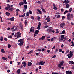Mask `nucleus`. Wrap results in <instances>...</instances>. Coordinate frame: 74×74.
Masks as SVG:
<instances>
[{"label":"nucleus","mask_w":74,"mask_h":74,"mask_svg":"<svg viewBox=\"0 0 74 74\" xmlns=\"http://www.w3.org/2000/svg\"><path fill=\"white\" fill-rule=\"evenodd\" d=\"M45 38V36H42L41 37V39L42 40H44V39Z\"/></svg>","instance_id":"nucleus-39"},{"label":"nucleus","mask_w":74,"mask_h":74,"mask_svg":"<svg viewBox=\"0 0 74 74\" xmlns=\"http://www.w3.org/2000/svg\"><path fill=\"white\" fill-rule=\"evenodd\" d=\"M45 62H43L41 61L38 64L39 65H41L42 66H43L44 65V63H45Z\"/></svg>","instance_id":"nucleus-6"},{"label":"nucleus","mask_w":74,"mask_h":74,"mask_svg":"<svg viewBox=\"0 0 74 74\" xmlns=\"http://www.w3.org/2000/svg\"><path fill=\"white\" fill-rule=\"evenodd\" d=\"M1 52L4 53H5V51L3 49H2L1 50Z\"/></svg>","instance_id":"nucleus-33"},{"label":"nucleus","mask_w":74,"mask_h":74,"mask_svg":"<svg viewBox=\"0 0 74 74\" xmlns=\"http://www.w3.org/2000/svg\"><path fill=\"white\" fill-rule=\"evenodd\" d=\"M30 14L29 12H27L26 13V16L27 17V19H28V16H29Z\"/></svg>","instance_id":"nucleus-27"},{"label":"nucleus","mask_w":74,"mask_h":74,"mask_svg":"<svg viewBox=\"0 0 74 74\" xmlns=\"http://www.w3.org/2000/svg\"><path fill=\"white\" fill-rule=\"evenodd\" d=\"M40 8H41V9L42 10V11L44 13L46 12V10H45V9L43 8L42 7H41Z\"/></svg>","instance_id":"nucleus-15"},{"label":"nucleus","mask_w":74,"mask_h":74,"mask_svg":"<svg viewBox=\"0 0 74 74\" xmlns=\"http://www.w3.org/2000/svg\"><path fill=\"white\" fill-rule=\"evenodd\" d=\"M40 19V17H38V18H37V19L38 20V21H39V20Z\"/></svg>","instance_id":"nucleus-51"},{"label":"nucleus","mask_w":74,"mask_h":74,"mask_svg":"<svg viewBox=\"0 0 74 74\" xmlns=\"http://www.w3.org/2000/svg\"><path fill=\"white\" fill-rule=\"evenodd\" d=\"M41 25H42L41 23L40 22H39V24L38 25H39L41 27Z\"/></svg>","instance_id":"nucleus-53"},{"label":"nucleus","mask_w":74,"mask_h":74,"mask_svg":"<svg viewBox=\"0 0 74 74\" xmlns=\"http://www.w3.org/2000/svg\"><path fill=\"white\" fill-rule=\"evenodd\" d=\"M69 12V11L68 10H66L65 11V12H64V14L65 15L67 14V13H68Z\"/></svg>","instance_id":"nucleus-26"},{"label":"nucleus","mask_w":74,"mask_h":74,"mask_svg":"<svg viewBox=\"0 0 74 74\" xmlns=\"http://www.w3.org/2000/svg\"><path fill=\"white\" fill-rule=\"evenodd\" d=\"M27 40H28L31 41V40H32V39H31L30 38H29L27 39Z\"/></svg>","instance_id":"nucleus-50"},{"label":"nucleus","mask_w":74,"mask_h":74,"mask_svg":"<svg viewBox=\"0 0 74 74\" xmlns=\"http://www.w3.org/2000/svg\"><path fill=\"white\" fill-rule=\"evenodd\" d=\"M59 29H56V34H58L59 32V31H58Z\"/></svg>","instance_id":"nucleus-41"},{"label":"nucleus","mask_w":74,"mask_h":74,"mask_svg":"<svg viewBox=\"0 0 74 74\" xmlns=\"http://www.w3.org/2000/svg\"><path fill=\"white\" fill-rule=\"evenodd\" d=\"M32 63L31 62H29L28 66H30L32 65Z\"/></svg>","instance_id":"nucleus-37"},{"label":"nucleus","mask_w":74,"mask_h":74,"mask_svg":"<svg viewBox=\"0 0 74 74\" xmlns=\"http://www.w3.org/2000/svg\"><path fill=\"white\" fill-rule=\"evenodd\" d=\"M14 28H15V26L12 27L11 28V30H12V31H13V29H14Z\"/></svg>","instance_id":"nucleus-46"},{"label":"nucleus","mask_w":74,"mask_h":74,"mask_svg":"<svg viewBox=\"0 0 74 74\" xmlns=\"http://www.w3.org/2000/svg\"><path fill=\"white\" fill-rule=\"evenodd\" d=\"M47 52L48 53H49L50 52H51V50H48L47 51Z\"/></svg>","instance_id":"nucleus-57"},{"label":"nucleus","mask_w":74,"mask_h":74,"mask_svg":"<svg viewBox=\"0 0 74 74\" xmlns=\"http://www.w3.org/2000/svg\"><path fill=\"white\" fill-rule=\"evenodd\" d=\"M60 16V15H58L57 16V18H59Z\"/></svg>","instance_id":"nucleus-48"},{"label":"nucleus","mask_w":74,"mask_h":74,"mask_svg":"<svg viewBox=\"0 0 74 74\" xmlns=\"http://www.w3.org/2000/svg\"><path fill=\"white\" fill-rule=\"evenodd\" d=\"M12 35H10V36H8V38H12Z\"/></svg>","instance_id":"nucleus-42"},{"label":"nucleus","mask_w":74,"mask_h":74,"mask_svg":"<svg viewBox=\"0 0 74 74\" xmlns=\"http://www.w3.org/2000/svg\"><path fill=\"white\" fill-rule=\"evenodd\" d=\"M52 29H53L52 27H50L47 30V32L48 33H51L52 31Z\"/></svg>","instance_id":"nucleus-5"},{"label":"nucleus","mask_w":74,"mask_h":74,"mask_svg":"<svg viewBox=\"0 0 74 74\" xmlns=\"http://www.w3.org/2000/svg\"><path fill=\"white\" fill-rule=\"evenodd\" d=\"M19 10H20L19 9H16V12H18L19 11Z\"/></svg>","instance_id":"nucleus-56"},{"label":"nucleus","mask_w":74,"mask_h":74,"mask_svg":"<svg viewBox=\"0 0 74 74\" xmlns=\"http://www.w3.org/2000/svg\"><path fill=\"white\" fill-rule=\"evenodd\" d=\"M34 31V27H32L31 28V29H30V31L29 32V33H30L32 32H33Z\"/></svg>","instance_id":"nucleus-8"},{"label":"nucleus","mask_w":74,"mask_h":74,"mask_svg":"<svg viewBox=\"0 0 74 74\" xmlns=\"http://www.w3.org/2000/svg\"><path fill=\"white\" fill-rule=\"evenodd\" d=\"M4 40H5V41H8V39H7V38H6V37H5L4 38Z\"/></svg>","instance_id":"nucleus-52"},{"label":"nucleus","mask_w":74,"mask_h":74,"mask_svg":"<svg viewBox=\"0 0 74 74\" xmlns=\"http://www.w3.org/2000/svg\"><path fill=\"white\" fill-rule=\"evenodd\" d=\"M65 36L63 35H61V40H64V38Z\"/></svg>","instance_id":"nucleus-9"},{"label":"nucleus","mask_w":74,"mask_h":74,"mask_svg":"<svg viewBox=\"0 0 74 74\" xmlns=\"http://www.w3.org/2000/svg\"><path fill=\"white\" fill-rule=\"evenodd\" d=\"M23 3L24 4V3L25 5H28V3L27 2L26 0H23Z\"/></svg>","instance_id":"nucleus-14"},{"label":"nucleus","mask_w":74,"mask_h":74,"mask_svg":"<svg viewBox=\"0 0 74 74\" xmlns=\"http://www.w3.org/2000/svg\"><path fill=\"white\" fill-rule=\"evenodd\" d=\"M68 40V38H67V37H64V38L63 40V42H65V41L66 40Z\"/></svg>","instance_id":"nucleus-16"},{"label":"nucleus","mask_w":74,"mask_h":74,"mask_svg":"<svg viewBox=\"0 0 74 74\" xmlns=\"http://www.w3.org/2000/svg\"><path fill=\"white\" fill-rule=\"evenodd\" d=\"M10 8V4H7V6L6 7L5 9L6 10H8Z\"/></svg>","instance_id":"nucleus-10"},{"label":"nucleus","mask_w":74,"mask_h":74,"mask_svg":"<svg viewBox=\"0 0 74 74\" xmlns=\"http://www.w3.org/2000/svg\"><path fill=\"white\" fill-rule=\"evenodd\" d=\"M64 25H65V23H62L60 25V28H63V27L64 26Z\"/></svg>","instance_id":"nucleus-7"},{"label":"nucleus","mask_w":74,"mask_h":74,"mask_svg":"<svg viewBox=\"0 0 74 74\" xmlns=\"http://www.w3.org/2000/svg\"><path fill=\"white\" fill-rule=\"evenodd\" d=\"M72 10V8H70L69 10V12H71Z\"/></svg>","instance_id":"nucleus-43"},{"label":"nucleus","mask_w":74,"mask_h":74,"mask_svg":"<svg viewBox=\"0 0 74 74\" xmlns=\"http://www.w3.org/2000/svg\"><path fill=\"white\" fill-rule=\"evenodd\" d=\"M27 5H24V9L25 10H26L27 9Z\"/></svg>","instance_id":"nucleus-31"},{"label":"nucleus","mask_w":74,"mask_h":74,"mask_svg":"<svg viewBox=\"0 0 74 74\" xmlns=\"http://www.w3.org/2000/svg\"><path fill=\"white\" fill-rule=\"evenodd\" d=\"M20 69H18L17 70V73L18 74H20Z\"/></svg>","instance_id":"nucleus-24"},{"label":"nucleus","mask_w":74,"mask_h":74,"mask_svg":"<svg viewBox=\"0 0 74 74\" xmlns=\"http://www.w3.org/2000/svg\"><path fill=\"white\" fill-rule=\"evenodd\" d=\"M15 18L14 17H13L10 18V19H9V20H10L11 21H14Z\"/></svg>","instance_id":"nucleus-20"},{"label":"nucleus","mask_w":74,"mask_h":74,"mask_svg":"<svg viewBox=\"0 0 74 74\" xmlns=\"http://www.w3.org/2000/svg\"><path fill=\"white\" fill-rule=\"evenodd\" d=\"M11 47V45L10 44H8V48H10Z\"/></svg>","instance_id":"nucleus-40"},{"label":"nucleus","mask_w":74,"mask_h":74,"mask_svg":"<svg viewBox=\"0 0 74 74\" xmlns=\"http://www.w3.org/2000/svg\"><path fill=\"white\" fill-rule=\"evenodd\" d=\"M66 32L65 30H63V31L62 32L60 33V34H65Z\"/></svg>","instance_id":"nucleus-36"},{"label":"nucleus","mask_w":74,"mask_h":74,"mask_svg":"<svg viewBox=\"0 0 74 74\" xmlns=\"http://www.w3.org/2000/svg\"><path fill=\"white\" fill-rule=\"evenodd\" d=\"M37 11L41 15L42 14V12H41V11H40V9H37Z\"/></svg>","instance_id":"nucleus-22"},{"label":"nucleus","mask_w":74,"mask_h":74,"mask_svg":"<svg viewBox=\"0 0 74 74\" xmlns=\"http://www.w3.org/2000/svg\"><path fill=\"white\" fill-rule=\"evenodd\" d=\"M5 14H6V16H9V15H10V14L8 12H6Z\"/></svg>","instance_id":"nucleus-28"},{"label":"nucleus","mask_w":74,"mask_h":74,"mask_svg":"<svg viewBox=\"0 0 74 74\" xmlns=\"http://www.w3.org/2000/svg\"><path fill=\"white\" fill-rule=\"evenodd\" d=\"M62 50L61 49H60L59 50V51L60 52H61V51H62Z\"/></svg>","instance_id":"nucleus-61"},{"label":"nucleus","mask_w":74,"mask_h":74,"mask_svg":"<svg viewBox=\"0 0 74 74\" xmlns=\"http://www.w3.org/2000/svg\"><path fill=\"white\" fill-rule=\"evenodd\" d=\"M69 3V1L68 0H67V1H66V4H68Z\"/></svg>","instance_id":"nucleus-47"},{"label":"nucleus","mask_w":74,"mask_h":74,"mask_svg":"<svg viewBox=\"0 0 74 74\" xmlns=\"http://www.w3.org/2000/svg\"><path fill=\"white\" fill-rule=\"evenodd\" d=\"M64 63V62L63 61V60H62L61 62L60 63V64H58V67L60 69L62 66H63V63Z\"/></svg>","instance_id":"nucleus-3"},{"label":"nucleus","mask_w":74,"mask_h":74,"mask_svg":"<svg viewBox=\"0 0 74 74\" xmlns=\"http://www.w3.org/2000/svg\"><path fill=\"white\" fill-rule=\"evenodd\" d=\"M27 22H26V20H25V22H24V24H27Z\"/></svg>","instance_id":"nucleus-62"},{"label":"nucleus","mask_w":74,"mask_h":74,"mask_svg":"<svg viewBox=\"0 0 74 74\" xmlns=\"http://www.w3.org/2000/svg\"><path fill=\"white\" fill-rule=\"evenodd\" d=\"M17 27L16 26V27L15 29H13V30H12V32H14L15 31V30H17Z\"/></svg>","instance_id":"nucleus-49"},{"label":"nucleus","mask_w":74,"mask_h":74,"mask_svg":"<svg viewBox=\"0 0 74 74\" xmlns=\"http://www.w3.org/2000/svg\"><path fill=\"white\" fill-rule=\"evenodd\" d=\"M40 28L41 27H40V26L39 25H38V27H37V29L38 30H40Z\"/></svg>","instance_id":"nucleus-30"},{"label":"nucleus","mask_w":74,"mask_h":74,"mask_svg":"<svg viewBox=\"0 0 74 74\" xmlns=\"http://www.w3.org/2000/svg\"><path fill=\"white\" fill-rule=\"evenodd\" d=\"M19 4L20 6H21L22 5H24V3L23 2H20V3H19Z\"/></svg>","instance_id":"nucleus-19"},{"label":"nucleus","mask_w":74,"mask_h":74,"mask_svg":"<svg viewBox=\"0 0 74 74\" xmlns=\"http://www.w3.org/2000/svg\"><path fill=\"white\" fill-rule=\"evenodd\" d=\"M24 40V39H19L18 40V42H21L22 41H23V40Z\"/></svg>","instance_id":"nucleus-23"},{"label":"nucleus","mask_w":74,"mask_h":74,"mask_svg":"<svg viewBox=\"0 0 74 74\" xmlns=\"http://www.w3.org/2000/svg\"><path fill=\"white\" fill-rule=\"evenodd\" d=\"M3 40V38L2 36L0 37V41H2Z\"/></svg>","instance_id":"nucleus-29"},{"label":"nucleus","mask_w":74,"mask_h":74,"mask_svg":"<svg viewBox=\"0 0 74 74\" xmlns=\"http://www.w3.org/2000/svg\"><path fill=\"white\" fill-rule=\"evenodd\" d=\"M2 59L3 60L5 61V60H6L7 59V58L3 57L2 58Z\"/></svg>","instance_id":"nucleus-25"},{"label":"nucleus","mask_w":74,"mask_h":74,"mask_svg":"<svg viewBox=\"0 0 74 74\" xmlns=\"http://www.w3.org/2000/svg\"><path fill=\"white\" fill-rule=\"evenodd\" d=\"M24 43V42L23 41H22L20 42V43H19L18 45L20 46H21L22 45H23V44Z\"/></svg>","instance_id":"nucleus-21"},{"label":"nucleus","mask_w":74,"mask_h":74,"mask_svg":"<svg viewBox=\"0 0 74 74\" xmlns=\"http://www.w3.org/2000/svg\"><path fill=\"white\" fill-rule=\"evenodd\" d=\"M25 13H24L22 15L19 16L20 17H24L25 16Z\"/></svg>","instance_id":"nucleus-34"},{"label":"nucleus","mask_w":74,"mask_h":74,"mask_svg":"<svg viewBox=\"0 0 74 74\" xmlns=\"http://www.w3.org/2000/svg\"><path fill=\"white\" fill-rule=\"evenodd\" d=\"M32 52H33V51L31 50L30 51L29 54H32Z\"/></svg>","instance_id":"nucleus-58"},{"label":"nucleus","mask_w":74,"mask_h":74,"mask_svg":"<svg viewBox=\"0 0 74 74\" xmlns=\"http://www.w3.org/2000/svg\"><path fill=\"white\" fill-rule=\"evenodd\" d=\"M56 48V46H53V47L52 48V49L53 50L55 49Z\"/></svg>","instance_id":"nucleus-55"},{"label":"nucleus","mask_w":74,"mask_h":74,"mask_svg":"<svg viewBox=\"0 0 74 74\" xmlns=\"http://www.w3.org/2000/svg\"><path fill=\"white\" fill-rule=\"evenodd\" d=\"M39 32V30H35V34H37Z\"/></svg>","instance_id":"nucleus-18"},{"label":"nucleus","mask_w":74,"mask_h":74,"mask_svg":"<svg viewBox=\"0 0 74 74\" xmlns=\"http://www.w3.org/2000/svg\"><path fill=\"white\" fill-rule=\"evenodd\" d=\"M22 64H23V66L24 67H25V66H26V62H22Z\"/></svg>","instance_id":"nucleus-17"},{"label":"nucleus","mask_w":74,"mask_h":74,"mask_svg":"<svg viewBox=\"0 0 74 74\" xmlns=\"http://www.w3.org/2000/svg\"><path fill=\"white\" fill-rule=\"evenodd\" d=\"M74 17L72 14H70L69 13L67 15V17L68 20H71V18H73Z\"/></svg>","instance_id":"nucleus-1"},{"label":"nucleus","mask_w":74,"mask_h":74,"mask_svg":"<svg viewBox=\"0 0 74 74\" xmlns=\"http://www.w3.org/2000/svg\"><path fill=\"white\" fill-rule=\"evenodd\" d=\"M50 16H48V17H47V18H46V20H47V22H49L50 21V18H49Z\"/></svg>","instance_id":"nucleus-12"},{"label":"nucleus","mask_w":74,"mask_h":74,"mask_svg":"<svg viewBox=\"0 0 74 74\" xmlns=\"http://www.w3.org/2000/svg\"><path fill=\"white\" fill-rule=\"evenodd\" d=\"M66 74H72V72L71 71H66Z\"/></svg>","instance_id":"nucleus-11"},{"label":"nucleus","mask_w":74,"mask_h":74,"mask_svg":"<svg viewBox=\"0 0 74 74\" xmlns=\"http://www.w3.org/2000/svg\"><path fill=\"white\" fill-rule=\"evenodd\" d=\"M13 8H11L10 7V8H9V10L11 11H12L13 10Z\"/></svg>","instance_id":"nucleus-32"},{"label":"nucleus","mask_w":74,"mask_h":74,"mask_svg":"<svg viewBox=\"0 0 74 74\" xmlns=\"http://www.w3.org/2000/svg\"><path fill=\"white\" fill-rule=\"evenodd\" d=\"M29 14H32V11L31 10H29Z\"/></svg>","instance_id":"nucleus-45"},{"label":"nucleus","mask_w":74,"mask_h":74,"mask_svg":"<svg viewBox=\"0 0 74 74\" xmlns=\"http://www.w3.org/2000/svg\"><path fill=\"white\" fill-rule=\"evenodd\" d=\"M66 6L67 8H69V5L68 4L66 3Z\"/></svg>","instance_id":"nucleus-35"},{"label":"nucleus","mask_w":74,"mask_h":74,"mask_svg":"<svg viewBox=\"0 0 74 74\" xmlns=\"http://www.w3.org/2000/svg\"><path fill=\"white\" fill-rule=\"evenodd\" d=\"M73 55V53H72V51H70L69 54H68L67 55L68 58H71Z\"/></svg>","instance_id":"nucleus-4"},{"label":"nucleus","mask_w":74,"mask_h":74,"mask_svg":"<svg viewBox=\"0 0 74 74\" xmlns=\"http://www.w3.org/2000/svg\"><path fill=\"white\" fill-rule=\"evenodd\" d=\"M61 48H63L64 47V45L63 44H62V45L61 46Z\"/></svg>","instance_id":"nucleus-63"},{"label":"nucleus","mask_w":74,"mask_h":74,"mask_svg":"<svg viewBox=\"0 0 74 74\" xmlns=\"http://www.w3.org/2000/svg\"><path fill=\"white\" fill-rule=\"evenodd\" d=\"M48 25H45L44 27V28H46L47 27H48Z\"/></svg>","instance_id":"nucleus-54"},{"label":"nucleus","mask_w":74,"mask_h":74,"mask_svg":"<svg viewBox=\"0 0 74 74\" xmlns=\"http://www.w3.org/2000/svg\"><path fill=\"white\" fill-rule=\"evenodd\" d=\"M56 55H54L53 56V57H52L53 58H56Z\"/></svg>","instance_id":"nucleus-59"},{"label":"nucleus","mask_w":74,"mask_h":74,"mask_svg":"<svg viewBox=\"0 0 74 74\" xmlns=\"http://www.w3.org/2000/svg\"><path fill=\"white\" fill-rule=\"evenodd\" d=\"M19 26L21 30H23V27L21 23H20L19 24Z\"/></svg>","instance_id":"nucleus-13"},{"label":"nucleus","mask_w":74,"mask_h":74,"mask_svg":"<svg viewBox=\"0 0 74 74\" xmlns=\"http://www.w3.org/2000/svg\"><path fill=\"white\" fill-rule=\"evenodd\" d=\"M61 12H63L64 11V9L63 8H62V9H61Z\"/></svg>","instance_id":"nucleus-64"},{"label":"nucleus","mask_w":74,"mask_h":74,"mask_svg":"<svg viewBox=\"0 0 74 74\" xmlns=\"http://www.w3.org/2000/svg\"><path fill=\"white\" fill-rule=\"evenodd\" d=\"M21 34L20 32H18L16 33L15 34L14 37H17V38H20L21 37Z\"/></svg>","instance_id":"nucleus-2"},{"label":"nucleus","mask_w":74,"mask_h":74,"mask_svg":"<svg viewBox=\"0 0 74 74\" xmlns=\"http://www.w3.org/2000/svg\"><path fill=\"white\" fill-rule=\"evenodd\" d=\"M65 19V16H63L62 17V19L63 20H64Z\"/></svg>","instance_id":"nucleus-44"},{"label":"nucleus","mask_w":74,"mask_h":74,"mask_svg":"<svg viewBox=\"0 0 74 74\" xmlns=\"http://www.w3.org/2000/svg\"><path fill=\"white\" fill-rule=\"evenodd\" d=\"M69 63H71V64H74V62L73 61H69Z\"/></svg>","instance_id":"nucleus-38"},{"label":"nucleus","mask_w":74,"mask_h":74,"mask_svg":"<svg viewBox=\"0 0 74 74\" xmlns=\"http://www.w3.org/2000/svg\"><path fill=\"white\" fill-rule=\"evenodd\" d=\"M37 3L39 4V3H40V4H41V2H40V1H38L37 2Z\"/></svg>","instance_id":"nucleus-60"}]
</instances>
